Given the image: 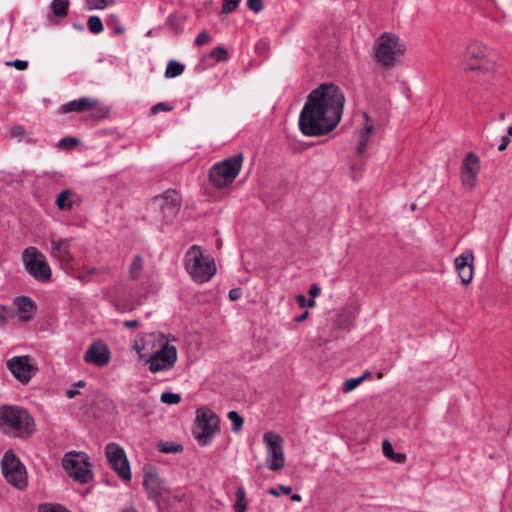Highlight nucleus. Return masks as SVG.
Segmentation results:
<instances>
[{
  "mask_svg": "<svg viewBox=\"0 0 512 512\" xmlns=\"http://www.w3.org/2000/svg\"><path fill=\"white\" fill-rule=\"evenodd\" d=\"M0 430L14 438H28L36 431L34 418L17 405L0 406Z\"/></svg>",
  "mask_w": 512,
  "mask_h": 512,
  "instance_id": "2",
  "label": "nucleus"
},
{
  "mask_svg": "<svg viewBox=\"0 0 512 512\" xmlns=\"http://www.w3.org/2000/svg\"><path fill=\"white\" fill-rule=\"evenodd\" d=\"M473 261L474 255L472 251L467 250L455 259V268L465 285L469 284L473 278Z\"/></svg>",
  "mask_w": 512,
  "mask_h": 512,
  "instance_id": "18",
  "label": "nucleus"
},
{
  "mask_svg": "<svg viewBox=\"0 0 512 512\" xmlns=\"http://www.w3.org/2000/svg\"><path fill=\"white\" fill-rule=\"evenodd\" d=\"M227 417L232 422V431L238 432L243 426V418L236 411L228 412Z\"/></svg>",
  "mask_w": 512,
  "mask_h": 512,
  "instance_id": "29",
  "label": "nucleus"
},
{
  "mask_svg": "<svg viewBox=\"0 0 512 512\" xmlns=\"http://www.w3.org/2000/svg\"><path fill=\"white\" fill-rule=\"evenodd\" d=\"M65 394H66L67 398L72 399L76 395L80 394V392L78 390H75V389H68V390H66Z\"/></svg>",
  "mask_w": 512,
  "mask_h": 512,
  "instance_id": "54",
  "label": "nucleus"
},
{
  "mask_svg": "<svg viewBox=\"0 0 512 512\" xmlns=\"http://www.w3.org/2000/svg\"><path fill=\"white\" fill-rule=\"evenodd\" d=\"M210 40H211V36L204 30V31H201L195 38V44L197 46H202V45L208 43Z\"/></svg>",
  "mask_w": 512,
  "mask_h": 512,
  "instance_id": "43",
  "label": "nucleus"
},
{
  "mask_svg": "<svg viewBox=\"0 0 512 512\" xmlns=\"http://www.w3.org/2000/svg\"><path fill=\"white\" fill-rule=\"evenodd\" d=\"M238 4L239 0H223L222 13H231L237 8Z\"/></svg>",
  "mask_w": 512,
  "mask_h": 512,
  "instance_id": "39",
  "label": "nucleus"
},
{
  "mask_svg": "<svg viewBox=\"0 0 512 512\" xmlns=\"http://www.w3.org/2000/svg\"><path fill=\"white\" fill-rule=\"evenodd\" d=\"M103 297L112 303L121 312H130L141 304L140 300L128 301L124 298V291L121 287L115 286L103 292Z\"/></svg>",
  "mask_w": 512,
  "mask_h": 512,
  "instance_id": "17",
  "label": "nucleus"
},
{
  "mask_svg": "<svg viewBox=\"0 0 512 512\" xmlns=\"http://www.w3.org/2000/svg\"><path fill=\"white\" fill-rule=\"evenodd\" d=\"M106 115H107V111H103L102 109H100L98 107V114H97L98 119L102 118V117H105Z\"/></svg>",
  "mask_w": 512,
  "mask_h": 512,
  "instance_id": "59",
  "label": "nucleus"
},
{
  "mask_svg": "<svg viewBox=\"0 0 512 512\" xmlns=\"http://www.w3.org/2000/svg\"><path fill=\"white\" fill-rule=\"evenodd\" d=\"M219 417L208 408L197 410L194 436L200 446L209 445L215 435L220 431Z\"/></svg>",
  "mask_w": 512,
  "mask_h": 512,
  "instance_id": "7",
  "label": "nucleus"
},
{
  "mask_svg": "<svg viewBox=\"0 0 512 512\" xmlns=\"http://www.w3.org/2000/svg\"><path fill=\"white\" fill-rule=\"evenodd\" d=\"M22 261L26 271L39 282L51 280L52 271L46 256L36 247H28L22 254Z\"/></svg>",
  "mask_w": 512,
  "mask_h": 512,
  "instance_id": "8",
  "label": "nucleus"
},
{
  "mask_svg": "<svg viewBox=\"0 0 512 512\" xmlns=\"http://www.w3.org/2000/svg\"><path fill=\"white\" fill-rule=\"evenodd\" d=\"M382 449H383V453H384L385 456H387V457H392L393 456V447H392L391 443L388 440H384L383 441Z\"/></svg>",
  "mask_w": 512,
  "mask_h": 512,
  "instance_id": "46",
  "label": "nucleus"
},
{
  "mask_svg": "<svg viewBox=\"0 0 512 512\" xmlns=\"http://www.w3.org/2000/svg\"><path fill=\"white\" fill-rule=\"evenodd\" d=\"M96 27V15H92L88 19V28L93 34H96Z\"/></svg>",
  "mask_w": 512,
  "mask_h": 512,
  "instance_id": "48",
  "label": "nucleus"
},
{
  "mask_svg": "<svg viewBox=\"0 0 512 512\" xmlns=\"http://www.w3.org/2000/svg\"><path fill=\"white\" fill-rule=\"evenodd\" d=\"M404 50L405 47L400 43L398 37L390 33H385L376 41L374 56L379 64L390 67Z\"/></svg>",
  "mask_w": 512,
  "mask_h": 512,
  "instance_id": "9",
  "label": "nucleus"
},
{
  "mask_svg": "<svg viewBox=\"0 0 512 512\" xmlns=\"http://www.w3.org/2000/svg\"><path fill=\"white\" fill-rule=\"evenodd\" d=\"M363 117L365 119V124H364L363 128L358 133L359 143L356 147V152L358 155H363L366 152L368 143L370 141V135H371L372 131L374 130L373 125L371 123H369V121H370L369 115L364 112Z\"/></svg>",
  "mask_w": 512,
  "mask_h": 512,
  "instance_id": "22",
  "label": "nucleus"
},
{
  "mask_svg": "<svg viewBox=\"0 0 512 512\" xmlns=\"http://www.w3.org/2000/svg\"><path fill=\"white\" fill-rule=\"evenodd\" d=\"M115 3V0H98V10L104 9Z\"/></svg>",
  "mask_w": 512,
  "mask_h": 512,
  "instance_id": "51",
  "label": "nucleus"
},
{
  "mask_svg": "<svg viewBox=\"0 0 512 512\" xmlns=\"http://www.w3.org/2000/svg\"><path fill=\"white\" fill-rule=\"evenodd\" d=\"M69 0H53L51 3V9L56 17L64 18L68 14Z\"/></svg>",
  "mask_w": 512,
  "mask_h": 512,
  "instance_id": "25",
  "label": "nucleus"
},
{
  "mask_svg": "<svg viewBox=\"0 0 512 512\" xmlns=\"http://www.w3.org/2000/svg\"><path fill=\"white\" fill-rule=\"evenodd\" d=\"M263 443L266 449L265 462L271 471H279L285 465L284 439L281 435L267 431L263 435Z\"/></svg>",
  "mask_w": 512,
  "mask_h": 512,
  "instance_id": "11",
  "label": "nucleus"
},
{
  "mask_svg": "<svg viewBox=\"0 0 512 512\" xmlns=\"http://www.w3.org/2000/svg\"><path fill=\"white\" fill-rule=\"evenodd\" d=\"M147 338L153 340V347H158L152 355L146 359L148 370L151 373L171 370L178 359L177 348L169 343L163 333H149Z\"/></svg>",
  "mask_w": 512,
  "mask_h": 512,
  "instance_id": "4",
  "label": "nucleus"
},
{
  "mask_svg": "<svg viewBox=\"0 0 512 512\" xmlns=\"http://www.w3.org/2000/svg\"><path fill=\"white\" fill-rule=\"evenodd\" d=\"M95 106L96 100L88 97H82L63 104L59 108V112L62 114H68L71 112H82L85 110L92 109Z\"/></svg>",
  "mask_w": 512,
  "mask_h": 512,
  "instance_id": "21",
  "label": "nucleus"
},
{
  "mask_svg": "<svg viewBox=\"0 0 512 512\" xmlns=\"http://www.w3.org/2000/svg\"><path fill=\"white\" fill-rule=\"evenodd\" d=\"M161 401L166 404H178L181 401V396L178 393L164 392L161 395Z\"/></svg>",
  "mask_w": 512,
  "mask_h": 512,
  "instance_id": "33",
  "label": "nucleus"
},
{
  "mask_svg": "<svg viewBox=\"0 0 512 512\" xmlns=\"http://www.w3.org/2000/svg\"><path fill=\"white\" fill-rule=\"evenodd\" d=\"M110 359V349L104 342L98 341V367L107 365Z\"/></svg>",
  "mask_w": 512,
  "mask_h": 512,
  "instance_id": "27",
  "label": "nucleus"
},
{
  "mask_svg": "<svg viewBox=\"0 0 512 512\" xmlns=\"http://www.w3.org/2000/svg\"><path fill=\"white\" fill-rule=\"evenodd\" d=\"M8 314L9 310L4 306H0V326L5 323Z\"/></svg>",
  "mask_w": 512,
  "mask_h": 512,
  "instance_id": "49",
  "label": "nucleus"
},
{
  "mask_svg": "<svg viewBox=\"0 0 512 512\" xmlns=\"http://www.w3.org/2000/svg\"><path fill=\"white\" fill-rule=\"evenodd\" d=\"M228 296L231 301L238 300L242 296V290L240 288H233L229 291Z\"/></svg>",
  "mask_w": 512,
  "mask_h": 512,
  "instance_id": "47",
  "label": "nucleus"
},
{
  "mask_svg": "<svg viewBox=\"0 0 512 512\" xmlns=\"http://www.w3.org/2000/svg\"><path fill=\"white\" fill-rule=\"evenodd\" d=\"M14 303L17 307V315L20 321L27 322L33 318L36 307L31 298L18 296L15 298Z\"/></svg>",
  "mask_w": 512,
  "mask_h": 512,
  "instance_id": "20",
  "label": "nucleus"
},
{
  "mask_svg": "<svg viewBox=\"0 0 512 512\" xmlns=\"http://www.w3.org/2000/svg\"><path fill=\"white\" fill-rule=\"evenodd\" d=\"M148 335L149 334H146L142 339L136 340L133 344V350H135L139 354V357L141 359L144 358L142 351L145 349V346L149 343H153L152 339L149 340L147 338Z\"/></svg>",
  "mask_w": 512,
  "mask_h": 512,
  "instance_id": "31",
  "label": "nucleus"
},
{
  "mask_svg": "<svg viewBox=\"0 0 512 512\" xmlns=\"http://www.w3.org/2000/svg\"><path fill=\"white\" fill-rule=\"evenodd\" d=\"M105 455L110 467L124 480H131L130 465L124 449L116 443H109Z\"/></svg>",
  "mask_w": 512,
  "mask_h": 512,
  "instance_id": "14",
  "label": "nucleus"
},
{
  "mask_svg": "<svg viewBox=\"0 0 512 512\" xmlns=\"http://www.w3.org/2000/svg\"><path fill=\"white\" fill-rule=\"evenodd\" d=\"M185 66L176 60H170L166 66L165 77L175 78L180 76L184 72Z\"/></svg>",
  "mask_w": 512,
  "mask_h": 512,
  "instance_id": "26",
  "label": "nucleus"
},
{
  "mask_svg": "<svg viewBox=\"0 0 512 512\" xmlns=\"http://www.w3.org/2000/svg\"><path fill=\"white\" fill-rule=\"evenodd\" d=\"M5 65L8 66V67H14L17 70H21L22 71V70L27 69L28 62L25 61V60L16 59V60H12V61H6Z\"/></svg>",
  "mask_w": 512,
  "mask_h": 512,
  "instance_id": "41",
  "label": "nucleus"
},
{
  "mask_svg": "<svg viewBox=\"0 0 512 512\" xmlns=\"http://www.w3.org/2000/svg\"><path fill=\"white\" fill-rule=\"evenodd\" d=\"M62 465L68 475L78 482L86 483L92 478V472L84 454L67 453L62 460Z\"/></svg>",
  "mask_w": 512,
  "mask_h": 512,
  "instance_id": "13",
  "label": "nucleus"
},
{
  "mask_svg": "<svg viewBox=\"0 0 512 512\" xmlns=\"http://www.w3.org/2000/svg\"><path fill=\"white\" fill-rule=\"evenodd\" d=\"M511 139L509 138V136H503L502 137V142L501 144L498 146V150L499 151H504L508 144L510 143Z\"/></svg>",
  "mask_w": 512,
  "mask_h": 512,
  "instance_id": "50",
  "label": "nucleus"
},
{
  "mask_svg": "<svg viewBox=\"0 0 512 512\" xmlns=\"http://www.w3.org/2000/svg\"><path fill=\"white\" fill-rule=\"evenodd\" d=\"M172 108L164 102H160L154 105L151 109L152 114H157L160 111H170Z\"/></svg>",
  "mask_w": 512,
  "mask_h": 512,
  "instance_id": "45",
  "label": "nucleus"
},
{
  "mask_svg": "<svg viewBox=\"0 0 512 512\" xmlns=\"http://www.w3.org/2000/svg\"><path fill=\"white\" fill-rule=\"evenodd\" d=\"M297 302L301 307H304L306 304V297L304 295H298L297 296Z\"/></svg>",
  "mask_w": 512,
  "mask_h": 512,
  "instance_id": "57",
  "label": "nucleus"
},
{
  "mask_svg": "<svg viewBox=\"0 0 512 512\" xmlns=\"http://www.w3.org/2000/svg\"><path fill=\"white\" fill-rule=\"evenodd\" d=\"M391 458H393L396 462L401 463V462H403L405 460V455L404 454H394L393 453V456Z\"/></svg>",
  "mask_w": 512,
  "mask_h": 512,
  "instance_id": "56",
  "label": "nucleus"
},
{
  "mask_svg": "<svg viewBox=\"0 0 512 512\" xmlns=\"http://www.w3.org/2000/svg\"><path fill=\"white\" fill-rule=\"evenodd\" d=\"M183 447L180 444L173 442H165L160 445V451L163 453H177L182 451Z\"/></svg>",
  "mask_w": 512,
  "mask_h": 512,
  "instance_id": "34",
  "label": "nucleus"
},
{
  "mask_svg": "<svg viewBox=\"0 0 512 512\" xmlns=\"http://www.w3.org/2000/svg\"><path fill=\"white\" fill-rule=\"evenodd\" d=\"M320 293V287L316 284H313L310 286V289H309V294L312 296V297H315L317 296L318 294Z\"/></svg>",
  "mask_w": 512,
  "mask_h": 512,
  "instance_id": "53",
  "label": "nucleus"
},
{
  "mask_svg": "<svg viewBox=\"0 0 512 512\" xmlns=\"http://www.w3.org/2000/svg\"><path fill=\"white\" fill-rule=\"evenodd\" d=\"M480 170V158L474 152H468L463 158L460 166V178L462 184L469 189L474 188Z\"/></svg>",
  "mask_w": 512,
  "mask_h": 512,
  "instance_id": "16",
  "label": "nucleus"
},
{
  "mask_svg": "<svg viewBox=\"0 0 512 512\" xmlns=\"http://www.w3.org/2000/svg\"><path fill=\"white\" fill-rule=\"evenodd\" d=\"M292 492V488L290 486L279 485L278 488H269L268 493L273 496H279L280 493L288 495Z\"/></svg>",
  "mask_w": 512,
  "mask_h": 512,
  "instance_id": "40",
  "label": "nucleus"
},
{
  "mask_svg": "<svg viewBox=\"0 0 512 512\" xmlns=\"http://www.w3.org/2000/svg\"><path fill=\"white\" fill-rule=\"evenodd\" d=\"M185 268L197 283L208 282L216 273L213 257L205 255L200 246L193 245L185 254Z\"/></svg>",
  "mask_w": 512,
  "mask_h": 512,
  "instance_id": "5",
  "label": "nucleus"
},
{
  "mask_svg": "<svg viewBox=\"0 0 512 512\" xmlns=\"http://www.w3.org/2000/svg\"><path fill=\"white\" fill-rule=\"evenodd\" d=\"M345 104L343 91L335 84L324 83L314 89L302 108L299 127L306 136L328 134L340 122Z\"/></svg>",
  "mask_w": 512,
  "mask_h": 512,
  "instance_id": "1",
  "label": "nucleus"
},
{
  "mask_svg": "<svg viewBox=\"0 0 512 512\" xmlns=\"http://www.w3.org/2000/svg\"><path fill=\"white\" fill-rule=\"evenodd\" d=\"M362 383V378H350L343 383L342 390L345 393L351 392Z\"/></svg>",
  "mask_w": 512,
  "mask_h": 512,
  "instance_id": "36",
  "label": "nucleus"
},
{
  "mask_svg": "<svg viewBox=\"0 0 512 512\" xmlns=\"http://www.w3.org/2000/svg\"><path fill=\"white\" fill-rule=\"evenodd\" d=\"M243 163V154L238 153L215 163L209 171V180L216 188L230 185L238 176Z\"/></svg>",
  "mask_w": 512,
  "mask_h": 512,
  "instance_id": "6",
  "label": "nucleus"
},
{
  "mask_svg": "<svg viewBox=\"0 0 512 512\" xmlns=\"http://www.w3.org/2000/svg\"><path fill=\"white\" fill-rule=\"evenodd\" d=\"M291 500L294 502H299V501H301V496L299 494H293L291 496Z\"/></svg>",
  "mask_w": 512,
  "mask_h": 512,
  "instance_id": "60",
  "label": "nucleus"
},
{
  "mask_svg": "<svg viewBox=\"0 0 512 512\" xmlns=\"http://www.w3.org/2000/svg\"><path fill=\"white\" fill-rule=\"evenodd\" d=\"M38 512H70L66 508L57 504H44L39 507Z\"/></svg>",
  "mask_w": 512,
  "mask_h": 512,
  "instance_id": "38",
  "label": "nucleus"
},
{
  "mask_svg": "<svg viewBox=\"0 0 512 512\" xmlns=\"http://www.w3.org/2000/svg\"><path fill=\"white\" fill-rule=\"evenodd\" d=\"M144 259L136 255L129 266V278L133 281H140L143 278Z\"/></svg>",
  "mask_w": 512,
  "mask_h": 512,
  "instance_id": "23",
  "label": "nucleus"
},
{
  "mask_svg": "<svg viewBox=\"0 0 512 512\" xmlns=\"http://www.w3.org/2000/svg\"><path fill=\"white\" fill-rule=\"evenodd\" d=\"M26 130L23 126L15 125L10 129V136L12 138H21L25 135Z\"/></svg>",
  "mask_w": 512,
  "mask_h": 512,
  "instance_id": "44",
  "label": "nucleus"
},
{
  "mask_svg": "<svg viewBox=\"0 0 512 512\" xmlns=\"http://www.w3.org/2000/svg\"><path fill=\"white\" fill-rule=\"evenodd\" d=\"M103 29H104L103 23H102V21L100 20V18H98V34H99L100 32H102V31H103Z\"/></svg>",
  "mask_w": 512,
  "mask_h": 512,
  "instance_id": "61",
  "label": "nucleus"
},
{
  "mask_svg": "<svg viewBox=\"0 0 512 512\" xmlns=\"http://www.w3.org/2000/svg\"><path fill=\"white\" fill-rule=\"evenodd\" d=\"M180 195L175 190H167L160 196H156L150 206L154 210H160L162 220L165 222L172 221L180 210Z\"/></svg>",
  "mask_w": 512,
  "mask_h": 512,
  "instance_id": "12",
  "label": "nucleus"
},
{
  "mask_svg": "<svg viewBox=\"0 0 512 512\" xmlns=\"http://www.w3.org/2000/svg\"><path fill=\"white\" fill-rule=\"evenodd\" d=\"M72 192L70 190H63L56 198V205L62 211H70L73 206V201L70 199Z\"/></svg>",
  "mask_w": 512,
  "mask_h": 512,
  "instance_id": "24",
  "label": "nucleus"
},
{
  "mask_svg": "<svg viewBox=\"0 0 512 512\" xmlns=\"http://www.w3.org/2000/svg\"><path fill=\"white\" fill-rule=\"evenodd\" d=\"M233 508L235 512H245L247 509L246 495L242 487H238L236 490V501Z\"/></svg>",
  "mask_w": 512,
  "mask_h": 512,
  "instance_id": "28",
  "label": "nucleus"
},
{
  "mask_svg": "<svg viewBox=\"0 0 512 512\" xmlns=\"http://www.w3.org/2000/svg\"><path fill=\"white\" fill-rule=\"evenodd\" d=\"M506 136H509V138L512 137V126H509L508 129H507V135Z\"/></svg>",
  "mask_w": 512,
  "mask_h": 512,
  "instance_id": "64",
  "label": "nucleus"
},
{
  "mask_svg": "<svg viewBox=\"0 0 512 512\" xmlns=\"http://www.w3.org/2000/svg\"><path fill=\"white\" fill-rule=\"evenodd\" d=\"M8 370L22 384H27L37 372L29 356H15L6 363Z\"/></svg>",
  "mask_w": 512,
  "mask_h": 512,
  "instance_id": "15",
  "label": "nucleus"
},
{
  "mask_svg": "<svg viewBox=\"0 0 512 512\" xmlns=\"http://www.w3.org/2000/svg\"><path fill=\"white\" fill-rule=\"evenodd\" d=\"M0 464L2 474L9 484L19 490L27 487L26 468L12 450L4 453Z\"/></svg>",
  "mask_w": 512,
  "mask_h": 512,
  "instance_id": "10",
  "label": "nucleus"
},
{
  "mask_svg": "<svg viewBox=\"0 0 512 512\" xmlns=\"http://www.w3.org/2000/svg\"><path fill=\"white\" fill-rule=\"evenodd\" d=\"M247 6L251 11L259 13L263 10V0H247Z\"/></svg>",
  "mask_w": 512,
  "mask_h": 512,
  "instance_id": "42",
  "label": "nucleus"
},
{
  "mask_svg": "<svg viewBox=\"0 0 512 512\" xmlns=\"http://www.w3.org/2000/svg\"><path fill=\"white\" fill-rule=\"evenodd\" d=\"M210 57L217 62L225 61L228 58V53L223 47H216L210 52Z\"/></svg>",
  "mask_w": 512,
  "mask_h": 512,
  "instance_id": "35",
  "label": "nucleus"
},
{
  "mask_svg": "<svg viewBox=\"0 0 512 512\" xmlns=\"http://www.w3.org/2000/svg\"><path fill=\"white\" fill-rule=\"evenodd\" d=\"M51 256L61 265H71L73 257L70 251V239L52 238Z\"/></svg>",
  "mask_w": 512,
  "mask_h": 512,
  "instance_id": "19",
  "label": "nucleus"
},
{
  "mask_svg": "<svg viewBox=\"0 0 512 512\" xmlns=\"http://www.w3.org/2000/svg\"><path fill=\"white\" fill-rule=\"evenodd\" d=\"M84 359L88 363L96 364V340L92 341L89 345Z\"/></svg>",
  "mask_w": 512,
  "mask_h": 512,
  "instance_id": "37",
  "label": "nucleus"
},
{
  "mask_svg": "<svg viewBox=\"0 0 512 512\" xmlns=\"http://www.w3.org/2000/svg\"><path fill=\"white\" fill-rule=\"evenodd\" d=\"M139 325L138 320H126L123 322V326L126 328H135Z\"/></svg>",
  "mask_w": 512,
  "mask_h": 512,
  "instance_id": "52",
  "label": "nucleus"
},
{
  "mask_svg": "<svg viewBox=\"0 0 512 512\" xmlns=\"http://www.w3.org/2000/svg\"><path fill=\"white\" fill-rule=\"evenodd\" d=\"M106 24L117 34H123L125 31L124 27L121 26L119 19L115 15H109V17L106 19Z\"/></svg>",
  "mask_w": 512,
  "mask_h": 512,
  "instance_id": "30",
  "label": "nucleus"
},
{
  "mask_svg": "<svg viewBox=\"0 0 512 512\" xmlns=\"http://www.w3.org/2000/svg\"><path fill=\"white\" fill-rule=\"evenodd\" d=\"M85 2H86L87 9H89V10L96 9V0H85Z\"/></svg>",
  "mask_w": 512,
  "mask_h": 512,
  "instance_id": "55",
  "label": "nucleus"
},
{
  "mask_svg": "<svg viewBox=\"0 0 512 512\" xmlns=\"http://www.w3.org/2000/svg\"><path fill=\"white\" fill-rule=\"evenodd\" d=\"M79 143V139L75 137H63L59 141V148L68 150L74 148Z\"/></svg>",
  "mask_w": 512,
  "mask_h": 512,
  "instance_id": "32",
  "label": "nucleus"
},
{
  "mask_svg": "<svg viewBox=\"0 0 512 512\" xmlns=\"http://www.w3.org/2000/svg\"><path fill=\"white\" fill-rule=\"evenodd\" d=\"M308 317V312L305 311L304 313H302L301 315H299L298 317L295 318V321L296 322H302L304 320H306V318Z\"/></svg>",
  "mask_w": 512,
  "mask_h": 512,
  "instance_id": "58",
  "label": "nucleus"
},
{
  "mask_svg": "<svg viewBox=\"0 0 512 512\" xmlns=\"http://www.w3.org/2000/svg\"><path fill=\"white\" fill-rule=\"evenodd\" d=\"M85 385H86V383H85V381H83V380H80V381H78V382L75 384V386H77V387H84Z\"/></svg>",
  "mask_w": 512,
  "mask_h": 512,
  "instance_id": "63",
  "label": "nucleus"
},
{
  "mask_svg": "<svg viewBox=\"0 0 512 512\" xmlns=\"http://www.w3.org/2000/svg\"><path fill=\"white\" fill-rule=\"evenodd\" d=\"M497 54L479 41H471L465 50L463 61L468 70L483 75H493L497 67Z\"/></svg>",
  "mask_w": 512,
  "mask_h": 512,
  "instance_id": "3",
  "label": "nucleus"
},
{
  "mask_svg": "<svg viewBox=\"0 0 512 512\" xmlns=\"http://www.w3.org/2000/svg\"><path fill=\"white\" fill-rule=\"evenodd\" d=\"M122 512H137V510L133 506H129L123 509Z\"/></svg>",
  "mask_w": 512,
  "mask_h": 512,
  "instance_id": "62",
  "label": "nucleus"
}]
</instances>
